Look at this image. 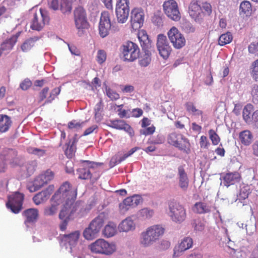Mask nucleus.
Returning <instances> with one entry per match:
<instances>
[{"instance_id": "1", "label": "nucleus", "mask_w": 258, "mask_h": 258, "mask_svg": "<svg viewBox=\"0 0 258 258\" xmlns=\"http://www.w3.org/2000/svg\"><path fill=\"white\" fill-rule=\"evenodd\" d=\"M76 197V188L73 187L68 182H65L53 196V199L56 202L59 201V203H64L63 207H69L71 209L76 205H78L79 207H84L83 203H74Z\"/></svg>"}, {"instance_id": "2", "label": "nucleus", "mask_w": 258, "mask_h": 258, "mask_svg": "<svg viewBox=\"0 0 258 258\" xmlns=\"http://www.w3.org/2000/svg\"><path fill=\"white\" fill-rule=\"evenodd\" d=\"M80 236L79 231H74L68 234H64L62 237L61 245L65 246L74 257L84 258V250L86 245L82 243L78 244Z\"/></svg>"}, {"instance_id": "3", "label": "nucleus", "mask_w": 258, "mask_h": 258, "mask_svg": "<svg viewBox=\"0 0 258 258\" xmlns=\"http://www.w3.org/2000/svg\"><path fill=\"white\" fill-rule=\"evenodd\" d=\"M165 229L161 225H153L148 227L141 234L140 244L145 248L151 246L164 233Z\"/></svg>"}, {"instance_id": "4", "label": "nucleus", "mask_w": 258, "mask_h": 258, "mask_svg": "<svg viewBox=\"0 0 258 258\" xmlns=\"http://www.w3.org/2000/svg\"><path fill=\"white\" fill-rule=\"evenodd\" d=\"M86 213V208L79 207L78 205H75L72 209L69 207H63L59 214V218L62 220V223L60 224V230L61 231L66 230L68 220L74 218L76 216L82 217Z\"/></svg>"}, {"instance_id": "5", "label": "nucleus", "mask_w": 258, "mask_h": 258, "mask_svg": "<svg viewBox=\"0 0 258 258\" xmlns=\"http://www.w3.org/2000/svg\"><path fill=\"white\" fill-rule=\"evenodd\" d=\"M30 15L31 17L30 27L33 30L40 31L45 24L48 23L49 17L45 10L34 7L30 11Z\"/></svg>"}, {"instance_id": "6", "label": "nucleus", "mask_w": 258, "mask_h": 258, "mask_svg": "<svg viewBox=\"0 0 258 258\" xmlns=\"http://www.w3.org/2000/svg\"><path fill=\"white\" fill-rule=\"evenodd\" d=\"M168 215L173 222L181 223L185 220L186 210L182 205L175 201H170L168 203Z\"/></svg>"}, {"instance_id": "7", "label": "nucleus", "mask_w": 258, "mask_h": 258, "mask_svg": "<svg viewBox=\"0 0 258 258\" xmlns=\"http://www.w3.org/2000/svg\"><path fill=\"white\" fill-rule=\"evenodd\" d=\"M167 141L168 144L180 150L186 152L189 149V143L188 139L180 133H171L168 135Z\"/></svg>"}, {"instance_id": "8", "label": "nucleus", "mask_w": 258, "mask_h": 258, "mask_svg": "<svg viewBox=\"0 0 258 258\" xmlns=\"http://www.w3.org/2000/svg\"><path fill=\"white\" fill-rule=\"evenodd\" d=\"M140 49L138 46L135 43L128 41L122 46V53L124 61H133L138 58Z\"/></svg>"}, {"instance_id": "9", "label": "nucleus", "mask_w": 258, "mask_h": 258, "mask_svg": "<svg viewBox=\"0 0 258 258\" xmlns=\"http://www.w3.org/2000/svg\"><path fill=\"white\" fill-rule=\"evenodd\" d=\"M24 200L23 194L16 192L8 196V201L6 203L7 208L13 213L17 214L22 209Z\"/></svg>"}, {"instance_id": "10", "label": "nucleus", "mask_w": 258, "mask_h": 258, "mask_svg": "<svg viewBox=\"0 0 258 258\" xmlns=\"http://www.w3.org/2000/svg\"><path fill=\"white\" fill-rule=\"evenodd\" d=\"M129 0H118L116 5L115 12L119 23H125L128 17L130 12Z\"/></svg>"}, {"instance_id": "11", "label": "nucleus", "mask_w": 258, "mask_h": 258, "mask_svg": "<svg viewBox=\"0 0 258 258\" xmlns=\"http://www.w3.org/2000/svg\"><path fill=\"white\" fill-rule=\"evenodd\" d=\"M164 11L167 16L171 20L177 21L180 19L177 4L174 0L165 1L163 5Z\"/></svg>"}, {"instance_id": "12", "label": "nucleus", "mask_w": 258, "mask_h": 258, "mask_svg": "<svg viewBox=\"0 0 258 258\" xmlns=\"http://www.w3.org/2000/svg\"><path fill=\"white\" fill-rule=\"evenodd\" d=\"M168 36L174 48L180 49L185 44L184 36L175 27H172L168 32Z\"/></svg>"}, {"instance_id": "13", "label": "nucleus", "mask_w": 258, "mask_h": 258, "mask_svg": "<svg viewBox=\"0 0 258 258\" xmlns=\"http://www.w3.org/2000/svg\"><path fill=\"white\" fill-rule=\"evenodd\" d=\"M145 19V13L141 8H135L132 10L131 15V23L132 28L136 31L140 29L143 25Z\"/></svg>"}, {"instance_id": "14", "label": "nucleus", "mask_w": 258, "mask_h": 258, "mask_svg": "<svg viewBox=\"0 0 258 258\" xmlns=\"http://www.w3.org/2000/svg\"><path fill=\"white\" fill-rule=\"evenodd\" d=\"M111 28L110 14L104 11L101 13L99 24V33L100 36L104 38L107 36Z\"/></svg>"}, {"instance_id": "15", "label": "nucleus", "mask_w": 258, "mask_h": 258, "mask_svg": "<svg viewBox=\"0 0 258 258\" xmlns=\"http://www.w3.org/2000/svg\"><path fill=\"white\" fill-rule=\"evenodd\" d=\"M157 47L160 56L164 59H167L169 56L171 48L167 40L166 36L163 34L158 35Z\"/></svg>"}, {"instance_id": "16", "label": "nucleus", "mask_w": 258, "mask_h": 258, "mask_svg": "<svg viewBox=\"0 0 258 258\" xmlns=\"http://www.w3.org/2000/svg\"><path fill=\"white\" fill-rule=\"evenodd\" d=\"M193 245V240L189 236L184 237L181 240L179 244L176 246L174 249L173 257H178L182 254V253L190 249Z\"/></svg>"}, {"instance_id": "17", "label": "nucleus", "mask_w": 258, "mask_h": 258, "mask_svg": "<svg viewBox=\"0 0 258 258\" xmlns=\"http://www.w3.org/2000/svg\"><path fill=\"white\" fill-rule=\"evenodd\" d=\"M107 125L110 127L116 130H123L126 132L131 137L134 136V132L133 129L123 120L115 119L110 120L108 122Z\"/></svg>"}, {"instance_id": "18", "label": "nucleus", "mask_w": 258, "mask_h": 258, "mask_svg": "<svg viewBox=\"0 0 258 258\" xmlns=\"http://www.w3.org/2000/svg\"><path fill=\"white\" fill-rule=\"evenodd\" d=\"M82 168H80L77 170V174L79 178L82 179H87L91 178L90 169L94 168L100 163L90 162L89 161L84 160L82 161Z\"/></svg>"}, {"instance_id": "19", "label": "nucleus", "mask_w": 258, "mask_h": 258, "mask_svg": "<svg viewBox=\"0 0 258 258\" xmlns=\"http://www.w3.org/2000/svg\"><path fill=\"white\" fill-rule=\"evenodd\" d=\"M136 228V223L133 219V216L125 218L118 225V229L120 232H133L135 230Z\"/></svg>"}, {"instance_id": "20", "label": "nucleus", "mask_w": 258, "mask_h": 258, "mask_svg": "<svg viewBox=\"0 0 258 258\" xmlns=\"http://www.w3.org/2000/svg\"><path fill=\"white\" fill-rule=\"evenodd\" d=\"M220 179L221 180V184L223 183L224 185L228 187L240 181L241 176L238 172H228L223 174Z\"/></svg>"}, {"instance_id": "21", "label": "nucleus", "mask_w": 258, "mask_h": 258, "mask_svg": "<svg viewBox=\"0 0 258 258\" xmlns=\"http://www.w3.org/2000/svg\"><path fill=\"white\" fill-rule=\"evenodd\" d=\"M54 186L53 185H50L45 190L35 195L33 198L34 203L36 205H38L46 202L49 199L50 195L54 190Z\"/></svg>"}, {"instance_id": "22", "label": "nucleus", "mask_w": 258, "mask_h": 258, "mask_svg": "<svg viewBox=\"0 0 258 258\" xmlns=\"http://www.w3.org/2000/svg\"><path fill=\"white\" fill-rule=\"evenodd\" d=\"M202 7L197 1L191 2L188 7V13L190 16L197 22H199L202 16Z\"/></svg>"}, {"instance_id": "23", "label": "nucleus", "mask_w": 258, "mask_h": 258, "mask_svg": "<svg viewBox=\"0 0 258 258\" xmlns=\"http://www.w3.org/2000/svg\"><path fill=\"white\" fill-rule=\"evenodd\" d=\"M23 215L26 218L25 224L28 227L35 223L38 216V211L35 208H30L24 211Z\"/></svg>"}, {"instance_id": "24", "label": "nucleus", "mask_w": 258, "mask_h": 258, "mask_svg": "<svg viewBox=\"0 0 258 258\" xmlns=\"http://www.w3.org/2000/svg\"><path fill=\"white\" fill-rule=\"evenodd\" d=\"M12 124L11 118L6 114H0V134L7 132Z\"/></svg>"}, {"instance_id": "25", "label": "nucleus", "mask_w": 258, "mask_h": 258, "mask_svg": "<svg viewBox=\"0 0 258 258\" xmlns=\"http://www.w3.org/2000/svg\"><path fill=\"white\" fill-rule=\"evenodd\" d=\"M179 176V185L180 187L184 191L186 190L188 186V179L186 173L183 168L181 166L178 169Z\"/></svg>"}, {"instance_id": "26", "label": "nucleus", "mask_w": 258, "mask_h": 258, "mask_svg": "<svg viewBox=\"0 0 258 258\" xmlns=\"http://www.w3.org/2000/svg\"><path fill=\"white\" fill-rule=\"evenodd\" d=\"M138 39L143 49H151V41L145 31L141 30L139 32Z\"/></svg>"}, {"instance_id": "27", "label": "nucleus", "mask_w": 258, "mask_h": 258, "mask_svg": "<svg viewBox=\"0 0 258 258\" xmlns=\"http://www.w3.org/2000/svg\"><path fill=\"white\" fill-rule=\"evenodd\" d=\"M54 177V174L52 171L47 170L44 172L41 173L37 176L35 179L36 182H39V184L42 186L51 180Z\"/></svg>"}, {"instance_id": "28", "label": "nucleus", "mask_w": 258, "mask_h": 258, "mask_svg": "<svg viewBox=\"0 0 258 258\" xmlns=\"http://www.w3.org/2000/svg\"><path fill=\"white\" fill-rule=\"evenodd\" d=\"M105 243L104 239H99L90 245V248L93 252L103 254Z\"/></svg>"}, {"instance_id": "29", "label": "nucleus", "mask_w": 258, "mask_h": 258, "mask_svg": "<svg viewBox=\"0 0 258 258\" xmlns=\"http://www.w3.org/2000/svg\"><path fill=\"white\" fill-rule=\"evenodd\" d=\"M239 138L242 145L247 146L251 143L253 136L249 131L244 130L239 133Z\"/></svg>"}, {"instance_id": "30", "label": "nucleus", "mask_w": 258, "mask_h": 258, "mask_svg": "<svg viewBox=\"0 0 258 258\" xmlns=\"http://www.w3.org/2000/svg\"><path fill=\"white\" fill-rule=\"evenodd\" d=\"M154 211L153 209L144 208L139 210L136 214L138 219L141 220H146L153 217Z\"/></svg>"}, {"instance_id": "31", "label": "nucleus", "mask_w": 258, "mask_h": 258, "mask_svg": "<svg viewBox=\"0 0 258 258\" xmlns=\"http://www.w3.org/2000/svg\"><path fill=\"white\" fill-rule=\"evenodd\" d=\"M212 206L204 202H198L195 204L193 210L199 214L209 213L212 210Z\"/></svg>"}, {"instance_id": "32", "label": "nucleus", "mask_w": 258, "mask_h": 258, "mask_svg": "<svg viewBox=\"0 0 258 258\" xmlns=\"http://www.w3.org/2000/svg\"><path fill=\"white\" fill-rule=\"evenodd\" d=\"M102 232L104 236L107 238L114 236L117 232L116 224L109 222L105 226Z\"/></svg>"}, {"instance_id": "33", "label": "nucleus", "mask_w": 258, "mask_h": 258, "mask_svg": "<svg viewBox=\"0 0 258 258\" xmlns=\"http://www.w3.org/2000/svg\"><path fill=\"white\" fill-rule=\"evenodd\" d=\"M18 36V34L14 35L9 39L6 40L3 44H2L0 49H1L3 51H6V53H8L13 48V46L15 44L17 41Z\"/></svg>"}, {"instance_id": "34", "label": "nucleus", "mask_w": 258, "mask_h": 258, "mask_svg": "<svg viewBox=\"0 0 258 258\" xmlns=\"http://www.w3.org/2000/svg\"><path fill=\"white\" fill-rule=\"evenodd\" d=\"M75 23L79 36L82 35L84 33L85 30L88 28L89 24L87 19L75 20Z\"/></svg>"}, {"instance_id": "35", "label": "nucleus", "mask_w": 258, "mask_h": 258, "mask_svg": "<svg viewBox=\"0 0 258 258\" xmlns=\"http://www.w3.org/2000/svg\"><path fill=\"white\" fill-rule=\"evenodd\" d=\"M62 204L59 203V201H54L53 199V197L51 199V205L46 207L44 210V214L47 216H52L54 215L57 211L58 206Z\"/></svg>"}, {"instance_id": "36", "label": "nucleus", "mask_w": 258, "mask_h": 258, "mask_svg": "<svg viewBox=\"0 0 258 258\" xmlns=\"http://www.w3.org/2000/svg\"><path fill=\"white\" fill-rule=\"evenodd\" d=\"M144 54H143L139 59V64L143 67H147L151 61V49H143Z\"/></svg>"}, {"instance_id": "37", "label": "nucleus", "mask_w": 258, "mask_h": 258, "mask_svg": "<svg viewBox=\"0 0 258 258\" xmlns=\"http://www.w3.org/2000/svg\"><path fill=\"white\" fill-rule=\"evenodd\" d=\"M124 201L130 208H131L137 206L142 203V198L140 196L135 195L132 197H127Z\"/></svg>"}, {"instance_id": "38", "label": "nucleus", "mask_w": 258, "mask_h": 258, "mask_svg": "<svg viewBox=\"0 0 258 258\" xmlns=\"http://www.w3.org/2000/svg\"><path fill=\"white\" fill-rule=\"evenodd\" d=\"M252 110L253 106L250 104L246 105L243 109V118L247 123H249L252 121V115H251V113Z\"/></svg>"}, {"instance_id": "39", "label": "nucleus", "mask_w": 258, "mask_h": 258, "mask_svg": "<svg viewBox=\"0 0 258 258\" xmlns=\"http://www.w3.org/2000/svg\"><path fill=\"white\" fill-rule=\"evenodd\" d=\"M249 193V186L243 185L240 187L238 200L242 204L243 206L246 205V203L244 201L242 202V200H244L247 198Z\"/></svg>"}, {"instance_id": "40", "label": "nucleus", "mask_w": 258, "mask_h": 258, "mask_svg": "<svg viewBox=\"0 0 258 258\" xmlns=\"http://www.w3.org/2000/svg\"><path fill=\"white\" fill-rule=\"evenodd\" d=\"M99 232L95 229L89 225L83 232L84 238L87 240H92L96 238Z\"/></svg>"}, {"instance_id": "41", "label": "nucleus", "mask_w": 258, "mask_h": 258, "mask_svg": "<svg viewBox=\"0 0 258 258\" xmlns=\"http://www.w3.org/2000/svg\"><path fill=\"white\" fill-rule=\"evenodd\" d=\"M117 250V246L114 242H108L105 240L103 254L110 255L115 252Z\"/></svg>"}, {"instance_id": "42", "label": "nucleus", "mask_w": 258, "mask_h": 258, "mask_svg": "<svg viewBox=\"0 0 258 258\" xmlns=\"http://www.w3.org/2000/svg\"><path fill=\"white\" fill-rule=\"evenodd\" d=\"M103 217L102 216H98L91 221L89 225L99 232L101 228L103 226Z\"/></svg>"}, {"instance_id": "43", "label": "nucleus", "mask_w": 258, "mask_h": 258, "mask_svg": "<svg viewBox=\"0 0 258 258\" xmlns=\"http://www.w3.org/2000/svg\"><path fill=\"white\" fill-rule=\"evenodd\" d=\"M186 110L190 114L195 116H201L202 120H203V112L202 111L196 108L195 106L191 102H187L185 104Z\"/></svg>"}, {"instance_id": "44", "label": "nucleus", "mask_w": 258, "mask_h": 258, "mask_svg": "<svg viewBox=\"0 0 258 258\" xmlns=\"http://www.w3.org/2000/svg\"><path fill=\"white\" fill-rule=\"evenodd\" d=\"M36 37L31 38L26 40L21 45V49L23 52L29 51L34 45L37 40Z\"/></svg>"}, {"instance_id": "45", "label": "nucleus", "mask_w": 258, "mask_h": 258, "mask_svg": "<svg viewBox=\"0 0 258 258\" xmlns=\"http://www.w3.org/2000/svg\"><path fill=\"white\" fill-rule=\"evenodd\" d=\"M233 37L230 32H227L222 34L219 38V44L221 46L228 44L231 42Z\"/></svg>"}, {"instance_id": "46", "label": "nucleus", "mask_w": 258, "mask_h": 258, "mask_svg": "<svg viewBox=\"0 0 258 258\" xmlns=\"http://www.w3.org/2000/svg\"><path fill=\"white\" fill-rule=\"evenodd\" d=\"M72 0H61L60 10L63 14L70 13L72 10Z\"/></svg>"}, {"instance_id": "47", "label": "nucleus", "mask_w": 258, "mask_h": 258, "mask_svg": "<svg viewBox=\"0 0 258 258\" xmlns=\"http://www.w3.org/2000/svg\"><path fill=\"white\" fill-rule=\"evenodd\" d=\"M104 85L106 94L107 97L110 99V100L112 101H115L119 99L120 95L118 93H117L115 91L111 89L110 87H108L107 85Z\"/></svg>"}, {"instance_id": "48", "label": "nucleus", "mask_w": 258, "mask_h": 258, "mask_svg": "<svg viewBox=\"0 0 258 258\" xmlns=\"http://www.w3.org/2000/svg\"><path fill=\"white\" fill-rule=\"evenodd\" d=\"M87 19L86 13L84 9L81 7H78L74 11V20Z\"/></svg>"}, {"instance_id": "49", "label": "nucleus", "mask_w": 258, "mask_h": 258, "mask_svg": "<svg viewBox=\"0 0 258 258\" xmlns=\"http://www.w3.org/2000/svg\"><path fill=\"white\" fill-rule=\"evenodd\" d=\"M180 27L183 31L187 33L195 31V28L192 26L191 24L185 20L182 21L180 23Z\"/></svg>"}, {"instance_id": "50", "label": "nucleus", "mask_w": 258, "mask_h": 258, "mask_svg": "<svg viewBox=\"0 0 258 258\" xmlns=\"http://www.w3.org/2000/svg\"><path fill=\"white\" fill-rule=\"evenodd\" d=\"M205 225V222L200 219H195L192 223V225L195 230L198 231H203L204 229Z\"/></svg>"}, {"instance_id": "51", "label": "nucleus", "mask_w": 258, "mask_h": 258, "mask_svg": "<svg viewBox=\"0 0 258 258\" xmlns=\"http://www.w3.org/2000/svg\"><path fill=\"white\" fill-rule=\"evenodd\" d=\"M75 143V140L74 139L73 142L70 141L67 144V148L66 150V154L69 158H72L74 155L75 152V147H74V144Z\"/></svg>"}, {"instance_id": "52", "label": "nucleus", "mask_w": 258, "mask_h": 258, "mask_svg": "<svg viewBox=\"0 0 258 258\" xmlns=\"http://www.w3.org/2000/svg\"><path fill=\"white\" fill-rule=\"evenodd\" d=\"M251 75L252 78L258 81V59L253 61L251 66Z\"/></svg>"}, {"instance_id": "53", "label": "nucleus", "mask_w": 258, "mask_h": 258, "mask_svg": "<svg viewBox=\"0 0 258 258\" xmlns=\"http://www.w3.org/2000/svg\"><path fill=\"white\" fill-rule=\"evenodd\" d=\"M240 10L244 14H249L251 11V5L249 2L244 1L240 5Z\"/></svg>"}, {"instance_id": "54", "label": "nucleus", "mask_w": 258, "mask_h": 258, "mask_svg": "<svg viewBox=\"0 0 258 258\" xmlns=\"http://www.w3.org/2000/svg\"><path fill=\"white\" fill-rule=\"evenodd\" d=\"M209 135L210 140H211L212 144L214 145H217L219 144L220 141V139L219 136L213 130H210L209 131Z\"/></svg>"}, {"instance_id": "55", "label": "nucleus", "mask_w": 258, "mask_h": 258, "mask_svg": "<svg viewBox=\"0 0 258 258\" xmlns=\"http://www.w3.org/2000/svg\"><path fill=\"white\" fill-rule=\"evenodd\" d=\"M85 123V122H79L77 120H73L68 123L69 128L76 130L81 128Z\"/></svg>"}, {"instance_id": "56", "label": "nucleus", "mask_w": 258, "mask_h": 258, "mask_svg": "<svg viewBox=\"0 0 258 258\" xmlns=\"http://www.w3.org/2000/svg\"><path fill=\"white\" fill-rule=\"evenodd\" d=\"M97 61L99 63H102L106 59V53L103 50H99L97 54Z\"/></svg>"}, {"instance_id": "57", "label": "nucleus", "mask_w": 258, "mask_h": 258, "mask_svg": "<svg viewBox=\"0 0 258 258\" xmlns=\"http://www.w3.org/2000/svg\"><path fill=\"white\" fill-rule=\"evenodd\" d=\"M251 94L252 97V101L254 103L258 102V85H253L252 86Z\"/></svg>"}, {"instance_id": "58", "label": "nucleus", "mask_w": 258, "mask_h": 258, "mask_svg": "<svg viewBox=\"0 0 258 258\" xmlns=\"http://www.w3.org/2000/svg\"><path fill=\"white\" fill-rule=\"evenodd\" d=\"M118 115L120 118H130L131 117L130 110L119 108L117 109Z\"/></svg>"}, {"instance_id": "59", "label": "nucleus", "mask_w": 258, "mask_h": 258, "mask_svg": "<svg viewBox=\"0 0 258 258\" xmlns=\"http://www.w3.org/2000/svg\"><path fill=\"white\" fill-rule=\"evenodd\" d=\"M155 131V127L154 126L152 125L150 127H145L143 129L140 130V133L142 135H144L145 136H148L153 134Z\"/></svg>"}, {"instance_id": "60", "label": "nucleus", "mask_w": 258, "mask_h": 258, "mask_svg": "<svg viewBox=\"0 0 258 258\" xmlns=\"http://www.w3.org/2000/svg\"><path fill=\"white\" fill-rule=\"evenodd\" d=\"M28 152L30 153L38 155L40 157L43 156L45 154L44 150L35 148H31L29 149Z\"/></svg>"}, {"instance_id": "61", "label": "nucleus", "mask_w": 258, "mask_h": 258, "mask_svg": "<svg viewBox=\"0 0 258 258\" xmlns=\"http://www.w3.org/2000/svg\"><path fill=\"white\" fill-rule=\"evenodd\" d=\"M32 85V82L29 79H25L20 85V87L23 90H26Z\"/></svg>"}, {"instance_id": "62", "label": "nucleus", "mask_w": 258, "mask_h": 258, "mask_svg": "<svg viewBox=\"0 0 258 258\" xmlns=\"http://www.w3.org/2000/svg\"><path fill=\"white\" fill-rule=\"evenodd\" d=\"M200 147L203 149L208 148L210 145V143L208 140L206 136H202L201 137L200 141Z\"/></svg>"}, {"instance_id": "63", "label": "nucleus", "mask_w": 258, "mask_h": 258, "mask_svg": "<svg viewBox=\"0 0 258 258\" xmlns=\"http://www.w3.org/2000/svg\"><path fill=\"white\" fill-rule=\"evenodd\" d=\"M248 51L251 53L258 54V42L251 43L248 46Z\"/></svg>"}, {"instance_id": "64", "label": "nucleus", "mask_w": 258, "mask_h": 258, "mask_svg": "<svg viewBox=\"0 0 258 258\" xmlns=\"http://www.w3.org/2000/svg\"><path fill=\"white\" fill-rule=\"evenodd\" d=\"M170 246V242L167 240H162L160 241L159 244V248L161 250H166Z\"/></svg>"}]
</instances>
